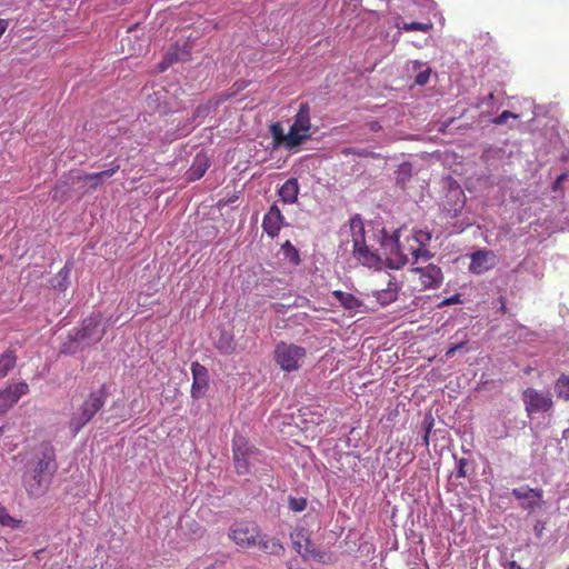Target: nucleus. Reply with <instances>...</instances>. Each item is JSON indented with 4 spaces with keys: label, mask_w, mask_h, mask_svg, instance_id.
<instances>
[{
    "label": "nucleus",
    "mask_w": 569,
    "mask_h": 569,
    "mask_svg": "<svg viewBox=\"0 0 569 569\" xmlns=\"http://www.w3.org/2000/svg\"><path fill=\"white\" fill-rule=\"evenodd\" d=\"M107 398L104 386L97 392H91L70 419L69 427L72 435H77L83 426H86L94 415L103 407Z\"/></svg>",
    "instance_id": "1"
},
{
    "label": "nucleus",
    "mask_w": 569,
    "mask_h": 569,
    "mask_svg": "<svg viewBox=\"0 0 569 569\" xmlns=\"http://www.w3.org/2000/svg\"><path fill=\"white\" fill-rule=\"evenodd\" d=\"M307 357V350L295 343L279 342L273 351V359L287 372L297 371Z\"/></svg>",
    "instance_id": "2"
},
{
    "label": "nucleus",
    "mask_w": 569,
    "mask_h": 569,
    "mask_svg": "<svg viewBox=\"0 0 569 569\" xmlns=\"http://www.w3.org/2000/svg\"><path fill=\"white\" fill-rule=\"evenodd\" d=\"M56 471V465H34L23 475V483L28 493L32 497L42 496L48 489L51 477Z\"/></svg>",
    "instance_id": "3"
},
{
    "label": "nucleus",
    "mask_w": 569,
    "mask_h": 569,
    "mask_svg": "<svg viewBox=\"0 0 569 569\" xmlns=\"http://www.w3.org/2000/svg\"><path fill=\"white\" fill-rule=\"evenodd\" d=\"M310 107L308 103H301L288 132L289 143L292 144L293 148L300 146L310 138Z\"/></svg>",
    "instance_id": "4"
},
{
    "label": "nucleus",
    "mask_w": 569,
    "mask_h": 569,
    "mask_svg": "<svg viewBox=\"0 0 569 569\" xmlns=\"http://www.w3.org/2000/svg\"><path fill=\"white\" fill-rule=\"evenodd\" d=\"M511 495L518 500L519 507L528 513H533L545 505L543 490L541 488H530L527 485L513 488Z\"/></svg>",
    "instance_id": "5"
},
{
    "label": "nucleus",
    "mask_w": 569,
    "mask_h": 569,
    "mask_svg": "<svg viewBox=\"0 0 569 569\" xmlns=\"http://www.w3.org/2000/svg\"><path fill=\"white\" fill-rule=\"evenodd\" d=\"M522 401L528 415L547 412L553 407V401L549 392H542L533 388H527L522 392Z\"/></svg>",
    "instance_id": "6"
},
{
    "label": "nucleus",
    "mask_w": 569,
    "mask_h": 569,
    "mask_svg": "<svg viewBox=\"0 0 569 569\" xmlns=\"http://www.w3.org/2000/svg\"><path fill=\"white\" fill-rule=\"evenodd\" d=\"M106 333V329L102 326L101 313H92L86 318L82 323L81 330H79L74 337L76 341L98 342L102 339Z\"/></svg>",
    "instance_id": "7"
},
{
    "label": "nucleus",
    "mask_w": 569,
    "mask_h": 569,
    "mask_svg": "<svg viewBox=\"0 0 569 569\" xmlns=\"http://www.w3.org/2000/svg\"><path fill=\"white\" fill-rule=\"evenodd\" d=\"M382 246L386 250L388 247H390V252L387 256V263L391 269H400L407 264L410 259H412V256L409 253L408 249L403 248L406 246V240L400 242L398 237H391L387 239Z\"/></svg>",
    "instance_id": "8"
},
{
    "label": "nucleus",
    "mask_w": 569,
    "mask_h": 569,
    "mask_svg": "<svg viewBox=\"0 0 569 569\" xmlns=\"http://www.w3.org/2000/svg\"><path fill=\"white\" fill-rule=\"evenodd\" d=\"M431 239V234L427 231H416L412 236L406 238L405 249H408L412 256V263H417L419 259L427 261L430 259V252L425 248L426 243Z\"/></svg>",
    "instance_id": "9"
},
{
    "label": "nucleus",
    "mask_w": 569,
    "mask_h": 569,
    "mask_svg": "<svg viewBox=\"0 0 569 569\" xmlns=\"http://www.w3.org/2000/svg\"><path fill=\"white\" fill-rule=\"evenodd\" d=\"M411 272L419 274L420 291L426 289H438L443 281V273L441 269L433 263H428L425 267L411 268Z\"/></svg>",
    "instance_id": "10"
},
{
    "label": "nucleus",
    "mask_w": 569,
    "mask_h": 569,
    "mask_svg": "<svg viewBox=\"0 0 569 569\" xmlns=\"http://www.w3.org/2000/svg\"><path fill=\"white\" fill-rule=\"evenodd\" d=\"M231 539L240 547H254L260 537L259 529L251 523H236L230 529Z\"/></svg>",
    "instance_id": "11"
},
{
    "label": "nucleus",
    "mask_w": 569,
    "mask_h": 569,
    "mask_svg": "<svg viewBox=\"0 0 569 569\" xmlns=\"http://www.w3.org/2000/svg\"><path fill=\"white\" fill-rule=\"evenodd\" d=\"M29 392L28 383L21 381L9 385L0 391V415L6 413L19 399Z\"/></svg>",
    "instance_id": "12"
},
{
    "label": "nucleus",
    "mask_w": 569,
    "mask_h": 569,
    "mask_svg": "<svg viewBox=\"0 0 569 569\" xmlns=\"http://www.w3.org/2000/svg\"><path fill=\"white\" fill-rule=\"evenodd\" d=\"M191 373H192L191 397L193 399H200L206 395V391L209 387L208 370L201 363L192 362Z\"/></svg>",
    "instance_id": "13"
},
{
    "label": "nucleus",
    "mask_w": 569,
    "mask_h": 569,
    "mask_svg": "<svg viewBox=\"0 0 569 569\" xmlns=\"http://www.w3.org/2000/svg\"><path fill=\"white\" fill-rule=\"evenodd\" d=\"M261 453L244 437L233 439V459L234 462H251L260 460Z\"/></svg>",
    "instance_id": "14"
},
{
    "label": "nucleus",
    "mask_w": 569,
    "mask_h": 569,
    "mask_svg": "<svg viewBox=\"0 0 569 569\" xmlns=\"http://www.w3.org/2000/svg\"><path fill=\"white\" fill-rule=\"evenodd\" d=\"M283 220L284 218L278 206L272 204L269 211L264 214L262 229L269 237L274 238L279 234Z\"/></svg>",
    "instance_id": "15"
},
{
    "label": "nucleus",
    "mask_w": 569,
    "mask_h": 569,
    "mask_svg": "<svg viewBox=\"0 0 569 569\" xmlns=\"http://www.w3.org/2000/svg\"><path fill=\"white\" fill-rule=\"evenodd\" d=\"M496 256L491 251L478 250L471 254L469 270L472 273L481 274L495 266Z\"/></svg>",
    "instance_id": "16"
},
{
    "label": "nucleus",
    "mask_w": 569,
    "mask_h": 569,
    "mask_svg": "<svg viewBox=\"0 0 569 569\" xmlns=\"http://www.w3.org/2000/svg\"><path fill=\"white\" fill-rule=\"evenodd\" d=\"M119 169H120V166L116 164L113 162L112 167L110 169H107V170H103L100 172L84 173V174L78 173L76 176L70 173V179L72 181H90L91 182L90 188L94 190L103 183L104 178L112 177Z\"/></svg>",
    "instance_id": "17"
},
{
    "label": "nucleus",
    "mask_w": 569,
    "mask_h": 569,
    "mask_svg": "<svg viewBox=\"0 0 569 569\" xmlns=\"http://www.w3.org/2000/svg\"><path fill=\"white\" fill-rule=\"evenodd\" d=\"M353 256L360 263L368 267L378 264L380 260L375 252L370 251L365 242L353 244Z\"/></svg>",
    "instance_id": "18"
},
{
    "label": "nucleus",
    "mask_w": 569,
    "mask_h": 569,
    "mask_svg": "<svg viewBox=\"0 0 569 569\" xmlns=\"http://www.w3.org/2000/svg\"><path fill=\"white\" fill-rule=\"evenodd\" d=\"M279 197L284 203H295L298 199L299 183L296 178L288 179L278 191Z\"/></svg>",
    "instance_id": "19"
},
{
    "label": "nucleus",
    "mask_w": 569,
    "mask_h": 569,
    "mask_svg": "<svg viewBox=\"0 0 569 569\" xmlns=\"http://www.w3.org/2000/svg\"><path fill=\"white\" fill-rule=\"evenodd\" d=\"M398 291L399 286L397 282L389 279L387 288L376 292L377 301L382 306H387L397 299Z\"/></svg>",
    "instance_id": "20"
},
{
    "label": "nucleus",
    "mask_w": 569,
    "mask_h": 569,
    "mask_svg": "<svg viewBox=\"0 0 569 569\" xmlns=\"http://www.w3.org/2000/svg\"><path fill=\"white\" fill-rule=\"evenodd\" d=\"M208 168H209V161H208L207 157L198 154L194 158V160L188 171V180L193 181V180L200 179L206 173Z\"/></svg>",
    "instance_id": "21"
},
{
    "label": "nucleus",
    "mask_w": 569,
    "mask_h": 569,
    "mask_svg": "<svg viewBox=\"0 0 569 569\" xmlns=\"http://www.w3.org/2000/svg\"><path fill=\"white\" fill-rule=\"evenodd\" d=\"M256 546L269 555H281L284 551L283 546L276 538L259 537Z\"/></svg>",
    "instance_id": "22"
},
{
    "label": "nucleus",
    "mask_w": 569,
    "mask_h": 569,
    "mask_svg": "<svg viewBox=\"0 0 569 569\" xmlns=\"http://www.w3.org/2000/svg\"><path fill=\"white\" fill-rule=\"evenodd\" d=\"M349 230L352 237V243L365 242V227L360 216L356 214L349 220Z\"/></svg>",
    "instance_id": "23"
},
{
    "label": "nucleus",
    "mask_w": 569,
    "mask_h": 569,
    "mask_svg": "<svg viewBox=\"0 0 569 569\" xmlns=\"http://www.w3.org/2000/svg\"><path fill=\"white\" fill-rule=\"evenodd\" d=\"M17 356L12 350H6L0 355V379L4 378L16 367Z\"/></svg>",
    "instance_id": "24"
},
{
    "label": "nucleus",
    "mask_w": 569,
    "mask_h": 569,
    "mask_svg": "<svg viewBox=\"0 0 569 569\" xmlns=\"http://www.w3.org/2000/svg\"><path fill=\"white\" fill-rule=\"evenodd\" d=\"M71 267L67 263L52 279V287L59 291H66L69 287Z\"/></svg>",
    "instance_id": "25"
},
{
    "label": "nucleus",
    "mask_w": 569,
    "mask_h": 569,
    "mask_svg": "<svg viewBox=\"0 0 569 569\" xmlns=\"http://www.w3.org/2000/svg\"><path fill=\"white\" fill-rule=\"evenodd\" d=\"M270 132L277 146H284L287 149L293 148V146L289 143L288 133L286 134L283 132V129L280 123H272L270 126Z\"/></svg>",
    "instance_id": "26"
},
{
    "label": "nucleus",
    "mask_w": 569,
    "mask_h": 569,
    "mask_svg": "<svg viewBox=\"0 0 569 569\" xmlns=\"http://www.w3.org/2000/svg\"><path fill=\"white\" fill-rule=\"evenodd\" d=\"M306 560H315L319 562H325L326 553L318 550L312 541L309 539V543H305L302 547V552H299Z\"/></svg>",
    "instance_id": "27"
},
{
    "label": "nucleus",
    "mask_w": 569,
    "mask_h": 569,
    "mask_svg": "<svg viewBox=\"0 0 569 569\" xmlns=\"http://www.w3.org/2000/svg\"><path fill=\"white\" fill-rule=\"evenodd\" d=\"M333 296L346 309H356L360 306V301L352 293L336 290Z\"/></svg>",
    "instance_id": "28"
},
{
    "label": "nucleus",
    "mask_w": 569,
    "mask_h": 569,
    "mask_svg": "<svg viewBox=\"0 0 569 569\" xmlns=\"http://www.w3.org/2000/svg\"><path fill=\"white\" fill-rule=\"evenodd\" d=\"M290 538L293 545L295 550L299 553L302 552V547L305 543H309V536L307 531L302 528L296 529L290 533Z\"/></svg>",
    "instance_id": "29"
},
{
    "label": "nucleus",
    "mask_w": 569,
    "mask_h": 569,
    "mask_svg": "<svg viewBox=\"0 0 569 569\" xmlns=\"http://www.w3.org/2000/svg\"><path fill=\"white\" fill-rule=\"evenodd\" d=\"M555 390L558 398L569 400V377L561 375L555 383Z\"/></svg>",
    "instance_id": "30"
},
{
    "label": "nucleus",
    "mask_w": 569,
    "mask_h": 569,
    "mask_svg": "<svg viewBox=\"0 0 569 569\" xmlns=\"http://www.w3.org/2000/svg\"><path fill=\"white\" fill-rule=\"evenodd\" d=\"M282 252H283V256L284 258L290 261L292 264L295 266H298L300 263V256H299V252L298 250L296 249V247L289 241L287 240L283 244H282Z\"/></svg>",
    "instance_id": "31"
},
{
    "label": "nucleus",
    "mask_w": 569,
    "mask_h": 569,
    "mask_svg": "<svg viewBox=\"0 0 569 569\" xmlns=\"http://www.w3.org/2000/svg\"><path fill=\"white\" fill-rule=\"evenodd\" d=\"M39 452L41 457H39L38 462H52L56 459L54 450L50 442H42L39 447Z\"/></svg>",
    "instance_id": "32"
},
{
    "label": "nucleus",
    "mask_w": 569,
    "mask_h": 569,
    "mask_svg": "<svg viewBox=\"0 0 569 569\" xmlns=\"http://www.w3.org/2000/svg\"><path fill=\"white\" fill-rule=\"evenodd\" d=\"M0 525L9 528H18L20 525V521L12 518L8 512L7 509L0 503Z\"/></svg>",
    "instance_id": "33"
},
{
    "label": "nucleus",
    "mask_w": 569,
    "mask_h": 569,
    "mask_svg": "<svg viewBox=\"0 0 569 569\" xmlns=\"http://www.w3.org/2000/svg\"><path fill=\"white\" fill-rule=\"evenodd\" d=\"M432 28V23H425V22H405L401 27L403 31L411 32V31H420V32H428Z\"/></svg>",
    "instance_id": "34"
},
{
    "label": "nucleus",
    "mask_w": 569,
    "mask_h": 569,
    "mask_svg": "<svg viewBox=\"0 0 569 569\" xmlns=\"http://www.w3.org/2000/svg\"><path fill=\"white\" fill-rule=\"evenodd\" d=\"M217 348L226 353V355H230L233 352L234 350V345H233V339L231 336H227V337H221L219 339V341L217 342Z\"/></svg>",
    "instance_id": "35"
},
{
    "label": "nucleus",
    "mask_w": 569,
    "mask_h": 569,
    "mask_svg": "<svg viewBox=\"0 0 569 569\" xmlns=\"http://www.w3.org/2000/svg\"><path fill=\"white\" fill-rule=\"evenodd\" d=\"M289 508L295 512H301L307 508V499L302 497H289Z\"/></svg>",
    "instance_id": "36"
},
{
    "label": "nucleus",
    "mask_w": 569,
    "mask_h": 569,
    "mask_svg": "<svg viewBox=\"0 0 569 569\" xmlns=\"http://www.w3.org/2000/svg\"><path fill=\"white\" fill-rule=\"evenodd\" d=\"M473 472V465H457L455 471L451 472V476L456 478H465L470 476Z\"/></svg>",
    "instance_id": "37"
},
{
    "label": "nucleus",
    "mask_w": 569,
    "mask_h": 569,
    "mask_svg": "<svg viewBox=\"0 0 569 569\" xmlns=\"http://www.w3.org/2000/svg\"><path fill=\"white\" fill-rule=\"evenodd\" d=\"M461 302H462L461 295L460 293H455L453 296H451L449 298H445L443 300H441L438 303V307L442 308V307H446V306L457 305V303H461Z\"/></svg>",
    "instance_id": "38"
},
{
    "label": "nucleus",
    "mask_w": 569,
    "mask_h": 569,
    "mask_svg": "<svg viewBox=\"0 0 569 569\" xmlns=\"http://www.w3.org/2000/svg\"><path fill=\"white\" fill-rule=\"evenodd\" d=\"M422 425H423V429H425L423 439H425V442L428 443L429 433L433 426V418L431 416L426 417Z\"/></svg>",
    "instance_id": "39"
},
{
    "label": "nucleus",
    "mask_w": 569,
    "mask_h": 569,
    "mask_svg": "<svg viewBox=\"0 0 569 569\" xmlns=\"http://www.w3.org/2000/svg\"><path fill=\"white\" fill-rule=\"evenodd\" d=\"M518 116L515 114L513 112L509 111V110H505L502 111V113L500 116H498L493 122L496 124H503L509 118H517Z\"/></svg>",
    "instance_id": "40"
},
{
    "label": "nucleus",
    "mask_w": 569,
    "mask_h": 569,
    "mask_svg": "<svg viewBox=\"0 0 569 569\" xmlns=\"http://www.w3.org/2000/svg\"><path fill=\"white\" fill-rule=\"evenodd\" d=\"M429 78H430V70L427 69V70L420 71L416 76L415 82L417 84L423 86V84H426L429 81Z\"/></svg>",
    "instance_id": "41"
},
{
    "label": "nucleus",
    "mask_w": 569,
    "mask_h": 569,
    "mask_svg": "<svg viewBox=\"0 0 569 569\" xmlns=\"http://www.w3.org/2000/svg\"><path fill=\"white\" fill-rule=\"evenodd\" d=\"M546 528V522L542 521V520H537L536 523L533 525V531H535V535L538 537V538H541L542 537V533H543V530Z\"/></svg>",
    "instance_id": "42"
},
{
    "label": "nucleus",
    "mask_w": 569,
    "mask_h": 569,
    "mask_svg": "<svg viewBox=\"0 0 569 569\" xmlns=\"http://www.w3.org/2000/svg\"><path fill=\"white\" fill-rule=\"evenodd\" d=\"M211 107L209 104H200L194 111V117L206 116L210 112Z\"/></svg>",
    "instance_id": "43"
},
{
    "label": "nucleus",
    "mask_w": 569,
    "mask_h": 569,
    "mask_svg": "<svg viewBox=\"0 0 569 569\" xmlns=\"http://www.w3.org/2000/svg\"><path fill=\"white\" fill-rule=\"evenodd\" d=\"M463 345H465V343H463V342H461V343L455 345L453 347L449 348V349L447 350V352H446V356H447V357H451V356H453V355H455V352H456L457 350L461 349Z\"/></svg>",
    "instance_id": "44"
},
{
    "label": "nucleus",
    "mask_w": 569,
    "mask_h": 569,
    "mask_svg": "<svg viewBox=\"0 0 569 569\" xmlns=\"http://www.w3.org/2000/svg\"><path fill=\"white\" fill-rule=\"evenodd\" d=\"M7 28H8V21L4 19H0V38L2 37V34L4 33Z\"/></svg>",
    "instance_id": "45"
},
{
    "label": "nucleus",
    "mask_w": 569,
    "mask_h": 569,
    "mask_svg": "<svg viewBox=\"0 0 569 569\" xmlns=\"http://www.w3.org/2000/svg\"><path fill=\"white\" fill-rule=\"evenodd\" d=\"M67 184H68L67 182H61V184L59 183V184H57V186L54 187V189H53V193H52V198H53L54 200H56V199H58V192H59L60 187H61V186L67 187Z\"/></svg>",
    "instance_id": "46"
},
{
    "label": "nucleus",
    "mask_w": 569,
    "mask_h": 569,
    "mask_svg": "<svg viewBox=\"0 0 569 569\" xmlns=\"http://www.w3.org/2000/svg\"><path fill=\"white\" fill-rule=\"evenodd\" d=\"M506 569H523L521 566H519L516 561H509L506 565Z\"/></svg>",
    "instance_id": "47"
},
{
    "label": "nucleus",
    "mask_w": 569,
    "mask_h": 569,
    "mask_svg": "<svg viewBox=\"0 0 569 569\" xmlns=\"http://www.w3.org/2000/svg\"><path fill=\"white\" fill-rule=\"evenodd\" d=\"M171 62H172V60H170V61H168V62H167V61H162V62L160 63V71H164V70L169 67V64H170Z\"/></svg>",
    "instance_id": "48"
},
{
    "label": "nucleus",
    "mask_w": 569,
    "mask_h": 569,
    "mask_svg": "<svg viewBox=\"0 0 569 569\" xmlns=\"http://www.w3.org/2000/svg\"><path fill=\"white\" fill-rule=\"evenodd\" d=\"M239 469L237 470L238 473H243L247 471V468H248V465L246 463H242V465H239Z\"/></svg>",
    "instance_id": "49"
},
{
    "label": "nucleus",
    "mask_w": 569,
    "mask_h": 569,
    "mask_svg": "<svg viewBox=\"0 0 569 569\" xmlns=\"http://www.w3.org/2000/svg\"><path fill=\"white\" fill-rule=\"evenodd\" d=\"M562 178H563V176H561V177H559V178H558V180H557V182H556V184H555L553 189H556V188H557V186H559V182H560V180H561Z\"/></svg>",
    "instance_id": "50"
},
{
    "label": "nucleus",
    "mask_w": 569,
    "mask_h": 569,
    "mask_svg": "<svg viewBox=\"0 0 569 569\" xmlns=\"http://www.w3.org/2000/svg\"><path fill=\"white\" fill-rule=\"evenodd\" d=\"M501 311L505 312L506 311V306H505V302L502 301L501 302Z\"/></svg>",
    "instance_id": "51"
},
{
    "label": "nucleus",
    "mask_w": 569,
    "mask_h": 569,
    "mask_svg": "<svg viewBox=\"0 0 569 569\" xmlns=\"http://www.w3.org/2000/svg\"><path fill=\"white\" fill-rule=\"evenodd\" d=\"M244 569H256L254 567H246Z\"/></svg>",
    "instance_id": "52"
},
{
    "label": "nucleus",
    "mask_w": 569,
    "mask_h": 569,
    "mask_svg": "<svg viewBox=\"0 0 569 569\" xmlns=\"http://www.w3.org/2000/svg\"><path fill=\"white\" fill-rule=\"evenodd\" d=\"M2 431H3V428H2V427H0V433H2Z\"/></svg>",
    "instance_id": "53"
},
{
    "label": "nucleus",
    "mask_w": 569,
    "mask_h": 569,
    "mask_svg": "<svg viewBox=\"0 0 569 569\" xmlns=\"http://www.w3.org/2000/svg\"><path fill=\"white\" fill-rule=\"evenodd\" d=\"M2 260V256H0V261Z\"/></svg>",
    "instance_id": "54"
}]
</instances>
